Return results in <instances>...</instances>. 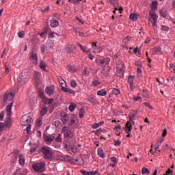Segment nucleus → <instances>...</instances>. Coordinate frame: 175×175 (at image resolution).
Here are the masks:
<instances>
[{"instance_id": "8", "label": "nucleus", "mask_w": 175, "mask_h": 175, "mask_svg": "<svg viewBox=\"0 0 175 175\" xmlns=\"http://www.w3.org/2000/svg\"><path fill=\"white\" fill-rule=\"evenodd\" d=\"M27 81L28 79H27V77L23 74L21 75L18 77V87H23V85H24Z\"/></svg>"}, {"instance_id": "3", "label": "nucleus", "mask_w": 175, "mask_h": 175, "mask_svg": "<svg viewBox=\"0 0 175 175\" xmlns=\"http://www.w3.org/2000/svg\"><path fill=\"white\" fill-rule=\"evenodd\" d=\"M33 121L32 117L29 115H25L21 119V125L22 126H27V125H29Z\"/></svg>"}, {"instance_id": "52", "label": "nucleus", "mask_w": 175, "mask_h": 175, "mask_svg": "<svg viewBox=\"0 0 175 175\" xmlns=\"http://www.w3.org/2000/svg\"><path fill=\"white\" fill-rule=\"evenodd\" d=\"M172 173H173V171L170 170V168H168V170L165 172V174H163V175H170Z\"/></svg>"}, {"instance_id": "38", "label": "nucleus", "mask_w": 175, "mask_h": 175, "mask_svg": "<svg viewBox=\"0 0 175 175\" xmlns=\"http://www.w3.org/2000/svg\"><path fill=\"white\" fill-rule=\"evenodd\" d=\"M18 36L20 39H23L25 36V32L24 31H19L18 33Z\"/></svg>"}, {"instance_id": "58", "label": "nucleus", "mask_w": 175, "mask_h": 175, "mask_svg": "<svg viewBox=\"0 0 175 175\" xmlns=\"http://www.w3.org/2000/svg\"><path fill=\"white\" fill-rule=\"evenodd\" d=\"M26 131L27 132V133H31V124H28L27 128H26Z\"/></svg>"}, {"instance_id": "42", "label": "nucleus", "mask_w": 175, "mask_h": 175, "mask_svg": "<svg viewBox=\"0 0 175 175\" xmlns=\"http://www.w3.org/2000/svg\"><path fill=\"white\" fill-rule=\"evenodd\" d=\"M160 14L162 17H166V16L167 15L165 10L163 9L160 10Z\"/></svg>"}, {"instance_id": "40", "label": "nucleus", "mask_w": 175, "mask_h": 175, "mask_svg": "<svg viewBox=\"0 0 175 175\" xmlns=\"http://www.w3.org/2000/svg\"><path fill=\"white\" fill-rule=\"evenodd\" d=\"M101 73L103 76H105V77H109V75H110V71H105V68L101 71Z\"/></svg>"}, {"instance_id": "35", "label": "nucleus", "mask_w": 175, "mask_h": 175, "mask_svg": "<svg viewBox=\"0 0 175 175\" xmlns=\"http://www.w3.org/2000/svg\"><path fill=\"white\" fill-rule=\"evenodd\" d=\"M39 96L41 98V99H46V97L44 96V92H43L42 90H40L38 91Z\"/></svg>"}, {"instance_id": "23", "label": "nucleus", "mask_w": 175, "mask_h": 175, "mask_svg": "<svg viewBox=\"0 0 175 175\" xmlns=\"http://www.w3.org/2000/svg\"><path fill=\"white\" fill-rule=\"evenodd\" d=\"M68 2H70V3H73L74 5H79L80 2L87 3V0H69Z\"/></svg>"}, {"instance_id": "64", "label": "nucleus", "mask_w": 175, "mask_h": 175, "mask_svg": "<svg viewBox=\"0 0 175 175\" xmlns=\"http://www.w3.org/2000/svg\"><path fill=\"white\" fill-rule=\"evenodd\" d=\"M95 174H98V171H90L89 172V175H95Z\"/></svg>"}, {"instance_id": "4", "label": "nucleus", "mask_w": 175, "mask_h": 175, "mask_svg": "<svg viewBox=\"0 0 175 175\" xmlns=\"http://www.w3.org/2000/svg\"><path fill=\"white\" fill-rule=\"evenodd\" d=\"M149 16H150V17L148 20L150 23H152V27H157V21H158V15H157V13L154 11H150Z\"/></svg>"}, {"instance_id": "20", "label": "nucleus", "mask_w": 175, "mask_h": 175, "mask_svg": "<svg viewBox=\"0 0 175 175\" xmlns=\"http://www.w3.org/2000/svg\"><path fill=\"white\" fill-rule=\"evenodd\" d=\"M58 25H59V22H58V21H57L54 18H52V20L51 21V27H52V28H57Z\"/></svg>"}, {"instance_id": "1", "label": "nucleus", "mask_w": 175, "mask_h": 175, "mask_svg": "<svg viewBox=\"0 0 175 175\" xmlns=\"http://www.w3.org/2000/svg\"><path fill=\"white\" fill-rule=\"evenodd\" d=\"M32 167L37 173H43L46 170V163L44 162H40L32 165Z\"/></svg>"}, {"instance_id": "55", "label": "nucleus", "mask_w": 175, "mask_h": 175, "mask_svg": "<svg viewBox=\"0 0 175 175\" xmlns=\"http://www.w3.org/2000/svg\"><path fill=\"white\" fill-rule=\"evenodd\" d=\"M60 125H61V122L59 120L55 122V126H56V128H59Z\"/></svg>"}, {"instance_id": "17", "label": "nucleus", "mask_w": 175, "mask_h": 175, "mask_svg": "<svg viewBox=\"0 0 175 175\" xmlns=\"http://www.w3.org/2000/svg\"><path fill=\"white\" fill-rule=\"evenodd\" d=\"M124 131L126 133H131L132 131V122H128L124 127Z\"/></svg>"}, {"instance_id": "5", "label": "nucleus", "mask_w": 175, "mask_h": 175, "mask_svg": "<svg viewBox=\"0 0 175 175\" xmlns=\"http://www.w3.org/2000/svg\"><path fill=\"white\" fill-rule=\"evenodd\" d=\"M96 65H98V66L105 68V66H107V65L110 64V58L107 57L104 59H96Z\"/></svg>"}, {"instance_id": "54", "label": "nucleus", "mask_w": 175, "mask_h": 175, "mask_svg": "<svg viewBox=\"0 0 175 175\" xmlns=\"http://www.w3.org/2000/svg\"><path fill=\"white\" fill-rule=\"evenodd\" d=\"M81 173H82L83 175H90V172H87L84 170H81Z\"/></svg>"}, {"instance_id": "6", "label": "nucleus", "mask_w": 175, "mask_h": 175, "mask_svg": "<svg viewBox=\"0 0 175 175\" xmlns=\"http://www.w3.org/2000/svg\"><path fill=\"white\" fill-rule=\"evenodd\" d=\"M62 133H63L66 139H72L74 136L73 133L71 132L70 130L68 129V126H64L62 130Z\"/></svg>"}, {"instance_id": "29", "label": "nucleus", "mask_w": 175, "mask_h": 175, "mask_svg": "<svg viewBox=\"0 0 175 175\" xmlns=\"http://www.w3.org/2000/svg\"><path fill=\"white\" fill-rule=\"evenodd\" d=\"M157 6H158V2H157L156 1H152L151 5L152 10L150 12H154V10H157Z\"/></svg>"}, {"instance_id": "47", "label": "nucleus", "mask_w": 175, "mask_h": 175, "mask_svg": "<svg viewBox=\"0 0 175 175\" xmlns=\"http://www.w3.org/2000/svg\"><path fill=\"white\" fill-rule=\"evenodd\" d=\"M75 109H76V105L71 104L69 107H68V109L70 110V111H75Z\"/></svg>"}, {"instance_id": "21", "label": "nucleus", "mask_w": 175, "mask_h": 175, "mask_svg": "<svg viewBox=\"0 0 175 175\" xmlns=\"http://www.w3.org/2000/svg\"><path fill=\"white\" fill-rule=\"evenodd\" d=\"M64 146L67 151H70V142L69 140L66 139L64 142Z\"/></svg>"}, {"instance_id": "18", "label": "nucleus", "mask_w": 175, "mask_h": 175, "mask_svg": "<svg viewBox=\"0 0 175 175\" xmlns=\"http://www.w3.org/2000/svg\"><path fill=\"white\" fill-rule=\"evenodd\" d=\"M18 163L21 166L25 165V157H24V154H21L18 156Z\"/></svg>"}, {"instance_id": "11", "label": "nucleus", "mask_w": 175, "mask_h": 175, "mask_svg": "<svg viewBox=\"0 0 175 175\" xmlns=\"http://www.w3.org/2000/svg\"><path fill=\"white\" fill-rule=\"evenodd\" d=\"M44 140L46 144H51L53 143L54 139H55V137L54 135H47L46 134H44Z\"/></svg>"}, {"instance_id": "43", "label": "nucleus", "mask_w": 175, "mask_h": 175, "mask_svg": "<svg viewBox=\"0 0 175 175\" xmlns=\"http://www.w3.org/2000/svg\"><path fill=\"white\" fill-rule=\"evenodd\" d=\"M84 113H85L84 108L81 109L79 111V118H83V117H84Z\"/></svg>"}, {"instance_id": "44", "label": "nucleus", "mask_w": 175, "mask_h": 175, "mask_svg": "<svg viewBox=\"0 0 175 175\" xmlns=\"http://www.w3.org/2000/svg\"><path fill=\"white\" fill-rule=\"evenodd\" d=\"M112 94L113 95H120V89H113L112 90Z\"/></svg>"}, {"instance_id": "14", "label": "nucleus", "mask_w": 175, "mask_h": 175, "mask_svg": "<svg viewBox=\"0 0 175 175\" xmlns=\"http://www.w3.org/2000/svg\"><path fill=\"white\" fill-rule=\"evenodd\" d=\"M62 91H63V92H66L67 95H70V94H71L72 95H75L76 94V92H75V90L70 88H68L66 87H62Z\"/></svg>"}, {"instance_id": "57", "label": "nucleus", "mask_w": 175, "mask_h": 175, "mask_svg": "<svg viewBox=\"0 0 175 175\" xmlns=\"http://www.w3.org/2000/svg\"><path fill=\"white\" fill-rule=\"evenodd\" d=\"M50 10V6H47L45 9L42 10L41 12L42 13H46V12H49Z\"/></svg>"}, {"instance_id": "59", "label": "nucleus", "mask_w": 175, "mask_h": 175, "mask_svg": "<svg viewBox=\"0 0 175 175\" xmlns=\"http://www.w3.org/2000/svg\"><path fill=\"white\" fill-rule=\"evenodd\" d=\"M144 106H146V107H149L151 110H152V106L150 105V103H144Z\"/></svg>"}, {"instance_id": "7", "label": "nucleus", "mask_w": 175, "mask_h": 175, "mask_svg": "<svg viewBox=\"0 0 175 175\" xmlns=\"http://www.w3.org/2000/svg\"><path fill=\"white\" fill-rule=\"evenodd\" d=\"M60 120L64 125H66L69 122V115L65 112L60 113Z\"/></svg>"}, {"instance_id": "2", "label": "nucleus", "mask_w": 175, "mask_h": 175, "mask_svg": "<svg viewBox=\"0 0 175 175\" xmlns=\"http://www.w3.org/2000/svg\"><path fill=\"white\" fill-rule=\"evenodd\" d=\"M42 152L43 154V158H44V159H51V158H53V152L50 150V148L47 146L42 147Z\"/></svg>"}, {"instance_id": "19", "label": "nucleus", "mask_w": 175, "mask_h": 175, "mask_svg": "<svg viewBox=\"0 0 175 175\" xmlns=\"http://www.w3.org/2000/svg\"><path fill=\"white\" fill-rule=\"evenodd\" d=\"M12 107H13V102L10 103L5 108L6 116H9L12 114Z\"/></svg>"}, {"instance_id": "50", "label": "nucleus", "mask_w": 175, "mask_h": 175, "mask_svg": "<svg viewBox=\"0 0 175 175\" xmlns=\"http://www.w3.org/2000/svg\"><path fill=\"white\" fill-rule=\"evenodd\" d=\"M137 74L138 77H142V68H137Z\"/></svg>"}, {"instance_id": "22", "label": "nucleus", "mask_w": 175, "mask_h": 175, "mask_svg": "<svg viewBox=\"0 0 175 175\" xmlns=\"http://www.w3.org/2000/svg\"><path fill=\"white\" fill-rule=\"evenodd\" d=\"M54 48V42L52 40H49L46 45V50H50V49Z\"/></svg>"}, {"instance_id": "53", "label": "nucleus", "mask_w": 175, "mask_h": 175, "mask_svg": "<svg viewBox=\"0 0 175 175\" xmlns=\"http://www.w3.org/2000/svg\"><path fill=\"white\" fill-rule=\"evenodd\" d=\"M114 146H121V141L120 140H115L114 141Z\"/></svg>"}, {"instance_id": "51", "label": "nucleus", "mask_w": 175, "mask_h": 175, "mask_svg": "<svg viewBox=\"0 0 175 175\" xmlns=\"http://www.w3.org/2000/svg\"><path fill=\"white\" fill-rule=\"evenodd\" d=\"M153 54H157L158 51H161V48H154L152 50Z\"/></svg>"}, {"instance_id": "45", "label": "nucleus", "mask_w": 175, "mask_h": 175, "mask_svg": "<svg viewBox=\"0 0 175 175\" xmlns=\"http://www.w3.org/2000/svg\"><path fill=\"white\" fill-rule=\"evenodd\" d=\"M42 120L40 119L36 121V126H37V128H40V126H42Z\"/></svg>"}, {"instance_id": "49", "label": "nucleus", "mask_w": 175, "mask_h": 175, "mask_svg": "<svg viewBox=\"0 0 175 175\" xmlns=\"http://www.w3.org/2000/svg\"><path fill=\"white\" fill-rule=\"evenodd\" d=\"M99 84H100V82L98 80H94L92 82V85H94V87H98V85H99Z\"/></svg>"}, {"instance_id": "41", "label": "nucleus", "mask_w": 175, "mask_h": 175, "mask_svg": "<svg viewBox=\"0 0 175 175\" xmlns=\"http://www.w3.org/2000/svg\"><path fill=\"white\" fill-rule=\"evenodd\" d=\"M70 85L72 88H76L77 87V83L75 80L70 81Z\"/></svg>"}, {"instance_id": "63", "label": "nucleus", "mask_w": 175, "mask_h": 175, "mask_svg": "<svg viewBox=\"0 0 175 175\" xmlns=\"http://www.w3.org/2000/svg\"><path fill=\"white\" fill-rule=\"evenodd\" d=\"M40 50L42 53H44L45 50H46V46L44 45H41L40 46Z\"/></svg>"}, {"instance_id": "10", "label": "nucleus", "mask_w": 175, "mask_h": 175, "mask_svg": "<svg viewBox=\"0 0 175 175\" xmlns=\"http://www.w3.org/2000/svg\"><path fill=\"white\" fill-rule=\"evenodd\" d=\"M33 76L36 84H37V85H39V84L42 83V74L38 71H36L34 72Z\"/></svg>"}, {"instance_id": "37", "label": "nucleus", "mask_w": 175, "mask_h": 175, "mask_svg": "<svg viewBox=\"0 0 175 175\" xmlns=\"http://www.w3.org/2000/svg\"><path fill=\"white\" fill-rule=\"evenodd\" d=\"M150 174V170H148V168L146 167H143L142 170V174Z\"/></svg>"}, {"instance_id": "9", "label": "nucleus", "mask_w": 175, "mask_h": 175, "mask_svg": "<svg viewBox=\"0 0 175 175\" xmlns=\"http://www.w3.org/2000/svg\"><path fill=\"white\" fill-rule=\"evenodd\" d=\"M66 53L67 54H76L77 53V51H76V46L75 45H67L66 46Z\"/></svg>"}, {"instance_id": "28", "label": "nucleus", "mask_w": 175, "mask_h": 175, "mask_svg": "<svg viewBox=\"0 0 175 175\" xmlns=\"http://www.w3.org/2000/svg\"><path fill=\"white\" fill-rule=\"evenodd\" d=\"M75 122H76V120H75V119L73 118H71L70 120L68 122L67 128H73V126H75Z\"/></svg>"}, {"instance_id": "26", "label": "nucleus", "mask_w": 175, "mask_h": 175, "mask_svg": "<svg viewBox=\"0 0 175 175\" xmlns=\"http://www.w3.org/2000/svg\"><path fill=\"white\" fill-rule=\"evenodd\" d=\"M97 95H98V96H106V95H107V92L106 90L103 89L97 92Z\"/></svg>"}, {"instance_id": "27", "label": "nucleus", "mask_w": 175, "mask_h": 175, "mask_svg": "<svg viewBox=\"0 0 175 175\" xmlns=\"http://www.w3.org/2000/svg\"><path fill=\"white\" fill-rule=\"evenodd\" d=\"M116 76H118V77H124V70L121 68H118L116 70Z\"/></svg>"}, {"instance_id": "34", "label": "nucleus", "mask_w": 175, "mask_h": 175, "mask_svg": "<svg viewBox=\"0 0 175 175\" xmlns=\"http://www.w3.org/2000/svg\"><path fill=\"white\" fill-rule=\"evenodd\" d=\"M57 80H58V81H59V84H60V85L62 88V87H64L63 85L65 83V80H64V79H62V77H58Z\"/></svg>"}, {"instance_id": "62", "label": "nucleus", "mask_w": 175, "mask_h": 175, "mask_svg": "<svg viewBox=\"0 0 175 175\" xmlns=\"http://www.w3.org/2000/svg\"><path fill=\"white\" fill-rule=\"evenodd\" d=\"M150 42H151V38L147 37V38H146V40H145L144 43H146V44H147L150 43Z\"/></svg>"}, {"instance_id": "56", "label": "nucleus", "mask_w": 175, "mask_h": 175, "mask_svg": "<svg viewBox=\"0 0 175 175\" xmlns=\"http://www.w3.org/2000/svg\"><path fill=\"white\" fill-rule=\"evenodd\" d=\"M142 96H144V98H148V93L147 92V91H144L142 92Z\"/></svg>"}, {"instance_id": "48", "label": "nucleus", "mask_w": 175, "mask_h": 175, "mask_svg": "<svg viewBox=\"0 0 175 175\" xmlns=\"http://www.w3.org/2000/svg\"><path fill=\"white\" fill-rule=\"evenodd\" d=\"M54 102V99L53 98H46V103L47 105H51V103H53Z\"/></svg>"}, {"instance_id": "30", "label": "nucleus", "mask_w": 175, "mask_h": 175, "mask_svg": "<svg viewBox=\"0 0 175 175\" xmlns=\"http://www.w3.org/2000/svg\"><path fill=\"white\" fill-rule=\"evenodd\" d=\"M40 114L42 116H46L47 114V107L43 106L42 110L40 111Z\"/></svg>"}, {"instance_id": "33", "label": "nucleus", "mask_w": 175, "mask_h": 175, "mask_svg": "<svg viewBox=\"0 0 175 175\" xmlns=\"http://www.w3.org/2000/svg\"><path fill=\"white\" fill-rule=\"evenodd\" d=\"M133 80H135V76L130 75L128 78V83L129 85L133 84Z\"/></svg>"}, {"instance_id": "32", "label": "nucleus", "mask_w": 175, "mask_h": 175, "mask_svg": "<svg viewBox=\"0 0 175 175\" xmlns=\"http://www.w3.org/2000/svg\"><path fill=\"white\" fill-rule=\"evenodd\" d=\"M129 18H130V20H132V21H137V15H136V14H131Z\"/></svg>"}, {"instance_id": "24", "label": "nucleus", "mask_w": 175, "mask_h": 175, "mask_svg": "<svg viewBox=\"0 0 175 175\" xmlns=\"http://www.w3.org/2000/svg\"><path fill=\"white\" fill-rule=\"evenodd\" d=\"M40 68L42 70L43 72H46V68H47V64L44 62V61H40Z\"/></svg>"}, {"instance_id": "39", "label": "nucleus", "mask_w": 175, "mask_h": 175, "mask_svg": "<svg viewBox=\"0 0 175 175\" xmlns=\"http://www.w3.org/2000/svg\"><path fill=\"white\" fill-rule=\"evenodd\" d=\"M55 142H57V143H61V142H62V137L61 134H57V136L55 138Z\"/></svg>"}, {"instance_id": "61", "label": "nucleus", "mask_w": 175, "mask_h": 175, "mask_svg": "<svg viewBox=\"0 0 175 175\" xmlns=\"http://www.w3.org/2000/svg\"><path fill=\"white\" fill-rule=\"evenodd\" d=\"M129 41V36H127L126 38H125L123 40V43H125V44H126V43H128Z\"/></svg>"}, {"instance_id": "15", "label": "nucleus", "mask_w": 175, "mask_h": 175, "mask_svg": "<svg viewBox=\"0 0 175 175\" xmlns=\"http://www.w3.org/2000/svg\"><path fill=\"white\" fill-rule=\"evenodd\" d=\"M136 114H137V109L133 110L129 114V122H133V124H135L134 121H132L133 118L136 117Z\"/></svg>"}, {"instance_id": "25", "label": "nucleus", "mask_w": 175, "mask_h": 175, "mask_svg": "<svg viewBox=\"0 0 175 175\" xmlns=\"http://www.w3.org/2000/svg\"><path fill=\"white\" fill-rule=\"evenodd\" d=\"M88 100L89 102H90V103H92V105H96V98L94 97V95L89 96Z\"/></svg>"}, {"instance_id": "13", "label": "nucleus", "mask_w": 175, "mask_h": 175, "mask_svg": "<svg viewBox=\"0 0 175 175\" xmlns=\"http://www.w3.org/2000/svg\"><path fill=\"white\" fill-rule=\"evenodd\" d=\"M14 98V94L5 93L3 97V102H8V100L10 102V100H13Z\"/></svg>"}, {"instance_id": "36", "label": "nucleus", "mask_w": 175, "mask_h": 175, "mask_svg": "<svg viewBox=\"0 0 175 175\" xmlns=\"http://www.w3.org/2000/svg\"><path fill=\"white\" fill-rule=\"evenodd\" d=\"M68 68L69 72H71L72 73L77 70V68H76V67L73 66H68Z\"/></svg>"}, {"instance_id": "60", "label": "nucleus", "mask_w": 175, "mask_h": 175, "mask_svg": "<svg viewBox=\"0 0 175 175\" xmlns=\"http://www.w3.org/2000/svg\"><path fill=\"white\" fill-rule=\"evenodd\" d=\"M161 31H169V27H167V26H161Z\"/></svg>"}, {"instance_id": "31", "label": "nucleus", "mask_w": 175, "mask_h": 175, "mask_svg": "<svg viewBox=\"0 0 175 175\" xmlns=\"http://www.w3.org/2000/svg\"><path fill=\"white\" fill-rule=\"evenodd\" d=\"M98 154L100 158H105V153L103 152V149L98 148Z\"/></svg>"}, {"instance_id": "46", "label": "nucleus", "mask_w": 175, "mask_h": 175, "mask_svg": "<svg viewBox=\"0 0 175 175\" xmlns=\"http://www.w3.org/2000/svg\"><path fill=\"white\" fill-rule=\"evenodd\" d=\"M71 151L74 153L76 154V152H77V147L75 145H72L71 146Z\"/></svg>"}, {"instance_id": "16", "label": "nucleus", "mask_w": 175, "mask_h": 175, "mask_svg": "<svg viewBox=\"0 0 175 175\" xmlns=\"http://www.w3.org/2000/svg\"><path fill=\"white\" fill-rule=\"evenodd\" d=\"M54 85L46 87L45 89V92L47 95H53L54 94Z\"/></svg>"}, {"instance_id": "12", "label": "nucleus", "mask_w": 175, "mask_h": 175, "mask_svg": "<svg viewBox=\"0 0 175 175\" xmlns=\"http://www.w3.org/2000/svg\"><path fill=\"white\" fill-rule=\"evenodd\" d=\"M29 59L34 65H38V54L33 53V50L29 56Z\"/></svg>"}]
</instances>
